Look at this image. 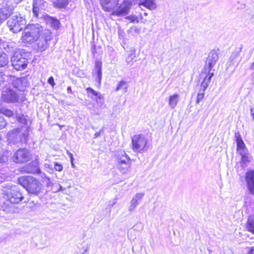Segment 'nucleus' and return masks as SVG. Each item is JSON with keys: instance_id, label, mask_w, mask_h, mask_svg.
<instances>
[{"instance_id": "1", "label": "nucleus", "mask_w": 254, "mask_h": 254, "mask_svg": "<svg viewBox=\"0 0 254 254\" xmlns=\"http://www.w3.org/2000/svg\"><path fill=\"white\" fill-rule=\"evenodd\" d=\"M21 38L22 42L31 44L37 41L43 33V27L39 24H29L23 29Z\"/></svg>"}, {"instance_id": "2", "label": "nucleus", "mask_w": 254, "mask_h": 254, "mask_svg": "<svg viewBox=\"0 0 254 254\" xmlns=\"http://www.w3.org/2000/svg\"><path fill=\"white\" fill-rule=\"evenodd\" d=\"M18 182L31 194L38 195L41 192V184L33 177L22 176L18 178Z\"/></svg>"}, {"instance_id": "3", "label": "nucleus", "mask_w": 254, "mask_h": 254, "mask_svg": "<svg viewBox=\"0 0 254 254\" xmlns=\"http://www.w3.org/2000/svg\"><path fill=\"white\" fill-rule=\"evenodd\" d=\"M3 197L12 204H18L23 199L24 196L17 186H9L1 190Z\"/></svg>"}, {"instance_id": "4", "label": "nucleus", "mask_w": 254, "mask_h": 254, "mask_svg": "<svg viewBox=\"0 0 254 254\" xmlns=\"http://www.w3.org/2000/svg\"><path fill=\"white\" fill-rule=\"evenodd\" d=\"M8 18L7 25L9 30L14 33L20 32L26 26L25 17L19 12L13 13L12 12Z\"/></svg>"}, {"instance_id": "5", "label": "nucleus", "mask_w": 254, "mask_h": 254, "mask_svg": "<svg viewBox=\"0 0 254 254\" xmlns=\"http://www.w3.org/2000/svg\"><path fill=\"white\" fill-rule=\"evenodd\" d=\"M24 50H18L14 52L10 59L11 65L13 69L20 71L25 69L28 63L25 58Z\"/></svg>"}, {"instance_id": "6", "label": "nucleus", "mask_w": 254, "mask_h": 254, "mask_svg": "<svg viewBox=\"0 0 254 254\" xmlns=\"http://www.w3.org/2000/svg\"><path fill=\"white\" fill-rule=\"evenodd\" d=\"M147 139L142 134L134 135L131 138L133 150L139 153L147 151Z\"/></svg>"}, {"instance_id": "7", "label": "nucleus", "mask_w": 254, "mask_h": 254, "mask_svg": "<svg viewBox=\"0 0 254 254\" xmlns=\"http://www.w3.org/2000/svg\"><path fill=\"white\" fill-rule=\"evenodd\" d=\"M136 0H125L118 7H116L112 12V14L118 16H123L127 15L130 8L131 5L135 3Z\"/></svg>"}, {"instance_id": "8", "label": "nucleus", "mask_w": 254, "mask_h": 254, "mask_svg": "<svg viewBox=\"0 0 254 254\" xmlns=\"http://www.w3.org/2000/svg\"><path fill=\"white\" fill-rule=\"evenodd\" d=\"M2 100L6 103H17L20 100V95L13 89L6 88L2 92Z\"/></svg>"}, {"instance_id": "9", "label": "nucleus", "mask_w": 254, "mask_h": 254, "mask_svg": "<svg viewBox=\"0 0 254 254\" xmlns=\"http://www.w3.org/2000/svg\"><path fill=\"white\" fill-rule=\"evenodd\" d=\"M219 54V49L213 50L209 53L204 67L205 71H207V69H208V70H211L218 60Z\"/></svg>"}, {"instance_id": "10", "label": "nucleus", "mask_w": 254, "mask_h": 254, "mask_svg": "<svg viewBox=\"0 0 254 254\" xmlns=\"http://www.w3.org/2000/svg\"><path fill=\"white\" fill-rule=\"evenodd\" d=\"M51 39V33L49 31H46L44 33L40 36V38L37 43L38 50L40 52H43L49 47L48 42Z\"/></svg>"}, {"instance_id": "11", "label": "nucleus", "mask_w": 254, "mask_h": 254, "mask_svg": "<svg viewBox=\"0 0 254 254\" xmlns=\"http://www.w3.org/2000/svg\"><path fill=\"white\" fill-rule=\"evenodd\" d=\"M30 159L29 151L26 149H19L14 153L13 156V161L17 163H24Z\"/></svg>"}, {"instance_id": "12", "label": "nucleus", "mask_w": 254, "mask_h": 254, "mask_svg": "<svg viewBox=\"0 0 254 254\" xmlns=\"http://www.w3.org/2000/svg\"><path fill=\"white\" fill-rule=\"evenodd\" d=\"M11 84L14 88L19 91H24L29 86V83L26 77H13L11 80Z\"/></svg>"}, {"instance_id": "13", "label": "nucleus", "mask_w": 254, "mask_h": 254, "mask_svg": "<svg viewBox=\"0 0 254 254\" xmlns=\"http://www.w3.org/2000/svg\"><path fill=\"white\" fill-rule=\"evenodd\" d=\"M130 160L125 152H123L122 156L118 159V166L119 169L122 173H125L130 167Z\"/></svg>"}, {"instance_id": "14", "label": "nucleus", "mask_w": 254, "mask_h": 254, "mask_svg": "<svg viewBox=\"0 0 254 254\" xmlns=\"http://www.w3.org/2000/svg\"><path fill=\"white\" fill-rule=\"evenodd\" d=\"M46 1L44 0H33L32 3V12L35 17L39 18L41 16V11L46 8Z\"/></svg>"}, {"instance_id": "15", "label": "nucleus", "mask_w": 254, "mask_h": 254, "mask_svg": "<svg viewBox=\"0 0 254 254\" xmlns=\"http://www.w3.org/2000/svg\"><path fill=\"white\" fill-rule=\"evenodd\" d=\"M102 9L107 12H113L119 4V0H100Z\"/></svg>"}, {"instance_id": "16", "label": "nucleus", "mask_w": 254, "mask_h": 254, "mask_svg": "<svg viewBox=\"0 0 254 254\" xmlns=\"http://www.w3.org/2000/svg\"><path fill=\"white\" fill-rule=\"evenodd\" d=\"M102 62L99 60H96L95 62L94 68L92 71L93 76L99 86L101 85L102 76Z\"/></svg>"}, {"instance_id": "17", "label": "nucleus", "mask_w": 254, "mask_h": 254, "mask_svg": "<svg viewBox=\"0 0 254 254\" xmlns=\"http://www.w3.org/2000/svg\"><path fill=\"white\" fill-rule=\"evenodd\" d=\"M21 171L27 173L37 174L40 172V168L38 162L35 161L24 166L21 168Z\"/></svg>"}, {"instance_id": "18", "label": "nucleus", "mask_w": 254, "mask_h": 254, "mask_svg": "<svg viewBox=\"0 0 254 254\" xmlns=\"http://www.w3.org/2000/svg\"><path fill=\"white\" fill-rule=\"evenodd\" d=\"M245 179L249 193L254 195V170L247 172Z\"/></svg>"}, {"instance_id": "19", "label": "nucleus", "mask_w": 254, "mask_h": 254, "mask_svg": "<svg viewBox=\"0 0 254 254\" xmlns=\"http://www.w3.org/2000/svg\"><path fill=\"white\" fill-rule=\"evenodd\" d=\"M235 138L237 144V151L238 154L248 151L240 133L238 131L235 133Z\"/></svg>"}, {"instance_id": "20", "label": "nucleus", "mask_w": 254, "mask_h": 254, "mask_svg": "<svg viewBox=\"0 0 254 254\" xmlns=\"http://www.w3.org/2000/svg\"><path fill=\"white\" fill-rule=\"evenodd\" d=\"M241 156L240 164L242 168H245L251 162V155L248 151L239 154Z\"/></svg>"}, {"instance_id": "21", "label": "nucleus", "mask_w": 254, "mask_h": 254, "mask_svg": "<svg viewBox=\"0 0 254 254\" xmlns=\"http://www.w3.org/2000/svg\"><path fill=\"white\" fill-rule=\"evenodd\" d=\"M16 118L18 123L24 125L26 128L29 129V126L31 122L29 120V117L27 115L24 114H17Z\"/></svg>"}, {"instance_id": "22", "label": "nucleus", "mask_w": 254, "mask_h": 254, "mask_svg": "<svg viewBox=\"0 0 254 254\" xmlns=\"http://www.w3.org/2000/svg\"><path fill=\"white\" fill-rule=\"evenodd\" d=\"M139 5H142L150 10L155 9L157 7L154 0H141L139 2Z\"/></svg>"}, {"instance_id": "23", "label": "nucleus", "mask_w": 254, "mask_h": 254, "mask_svg": "<svg viewBox=\"0 0 254 254\" xmlns=\"http://www.w3.org/2000/svg\"><path fill=\"white\" fill-rule=\"evenodd\" d=\"M242 49L243 45H241L239 48H236L235 51L232 53L229 58L230 64H233L235 63V60L239 57Z\"/></svg>"}, {"instance_id": "24", "label": "nucleus", "mask_w": 254, "mask_h": 254, "mask_svg": "<svg viewBox=\"0 0 254 254\" xmlns=\"http://www.w3.org/2000/svg\"><path fill=\"white\" fill-rule=\"evenodd\" d=\"M179 101V95L177 94H175L171 95L169 98V105L172 109H174L177 106Z\"/></svg>"}, {"instance_id": "25", "label": "nucleus", "mask_w": 254, "mask_h": 254, "mask_svg": "<svg viewBox=\"0 0 254 254\" xmlns=\"http://www.w3.org/2000/svg\"><path fill=\"white\" fill-rule=\"evenodd\" d=\"M128 84L125 80H121L118 84L115 91L118 92V91L122 90L124 93H126L127 91Z\"/></svg>"}, {"instance_id": "26", "label": "nucleus", "mask_w": 254, "mask_h": 254, "mask_svg": "<svg viewBox=\"0 0 254 254\" xmlns=\"http://www.w3.org/2000/svg\"><path fill=\"white\" fill-rule=\"evenodd\" d=\"M29 130L27 128L23 132L18 131L19 136L18 137L20 138L19 140H21V143H26L27 142L28 137Z\"/></svg>"}, {"instance_id": "27", "label": "nucleus", "mask_w": 254, "mask_h": 254, "mask_svg": "<svg viewBox=\"0 0 254 254\" xmlns=\"http://www.w3.org/2000/svg\"><path fill=\"white\" fill-rule=\"evenodd\" d=\"M18 136H19L18 131L17 130L14 131L9 135L8 139L14 144L21 143V140H19L20 138Z\"/></svg>"}, {"instance_id": "28", "label": "nucleus", "mask_w": 254, "mask_h": 254, "mask_svg": "<svg viewBox=\"0 0 254 254\" xmlns=\"http://www.w3.org/2000/svg\"><path fill=\"white\" fill-rule=\"evenodd\" d=\"M86 90L87 91V94L89 97L92 100H95L98 96H100V94H101L100 92H97L94 90L91 87H88L86 88Z\"/></svg>"}, {"instance_id": "29", "label": "nucleus", "mask_w": 254, "mask_h": 254, "mask_svg": "<svg viewBox=\"0 0 254 254\" xmlns=\"http://www.w3.org/2000/svg\"><path fill=\"white\" fill-rule=\"evenodd\" d=\"M8 62V59L6 54L0 52V67L7 65Z\"/></svg>"}, {"instance_id": "30", "label": "nucleus", "mask_w": 254, "mask_h": 254, "mask_svg": "<svg viewBox=\"0 0 254 254\" xmlns=\"http://www.w3.org/2000/svg\"><path fill=\"white\" fill-rule=\"evenodd\" d=\"M8 160V152L7 151H0V163L6 164Z\"/></svg>"}, {"instance_id": "31", "label": "nucleus", "mask_w": 254, "mask_h": 254, "mask_svg": "<svg viewBox=\"0 0 254 254\" xmlns=\"http://www.w3.org/2000/svg\"><path fill=\"white\" fill-rule=\"evenodd\" d=\"M13 45L14 44L11 43L3 42H0V47L1 49H4L6 52H8L12 50Z\"/></svg>"}, {"instance_id": "32", "label": "nucleus", "mask_w": 254, "mask_h": 254, "mask_svg": "<svg viewBox=\"0 0 254 254\" xmlns=\"http://www.w3.org/2000/svg\"><path fill=\"white\" fill-rule=\"evenodd\" d=\"M135 50L134 48H131L129 51V54L127 55L126 58V62L127 64H130L132 63L133 60L135 57Z\"/></svg>"}, {"instance_id": "33", "label": "nucleus", "mask_w": 254, "mask_h": 254, "mask_svg": "<svg viewBox=\"0 0 254 254\" xmlns=\"http://www.w3.org/2000/svg\"><path fill=\"white\" fill-rule=\"evenodd\" d=\"M39 18L43 19L45 21L46 24L49 25L50 26L52 22L54 21V17L49 16L47 14H41V16H40Z\"/></svg>"}, {"instance_id": "34", "label": "nucleus", "mask_w": 254, "mask_h": 254, "mask_svg": "<svg viewBox=\"0 0 254 254\" xmlns=\"http://www.w3.org/2000/svg\"><path fill=\"white\" fill-rule=\"evenodd\" d=\"M0 113L8 117H11L14 115L13 112L12 110L4 108L0 109Z\"/></svg>"}, {"instance_id": "35", "label": "nucleus", "mask_w": 254, "mask_h": 254, "mask_svg": "<svg viewBox=\"0 0 254 254\" xmlns=\"http://www.w3.org/2000/svg\"><path fill=\"white\" fill-rule=\"evenodd\" d=\"M211 70H208V69H207V71H205V72H207V74L205 76L203 80V81H205V82L208 84H209L212 77L214 75V73L213 72H211Z\"/></svg>"}, {"instance_id": "36", "label": "nucleus", "mask_w": 254, "mask_h": 254, "mask_svg": "<svg viewBox=\"0 0 254 254\" xmlns=\"http://www.w3.org/2000/svg\"><path fill=\"white\" fill-rule=\"evenodd\" d=\"M94 100H96V103L99 106L100 108H102L104 106V100L102 94H100V96H98L96 99Z\"/></svg>"}, {"instance_id": "37", "label": "nucleus", "mask_w": 254, "mask_h": 254, "mask_svg": "<svg viewBox=\"0 0 254 254\" xmlns=\"http://www.w3.org/2000/svg\"><path fill=\"white\" fill-rule=\"evenodd\" d=\"M137 204H138V202L136 201L135 198H132L130 201V205L129 206V208H128L129 211H132L136 207Z\"/></svg>"}, {"instance_id": "38", "label": "nucleus", "mask_w": 254, "mask_h": 254, "mask_svg": "<svg viewBox=\"0 0 254 254\" xmlns=\"http://www.w3.org/2000/svg\"><path fill=\"white\" fill-rule=\"evenodd\" d=\"M54 21L52 22L51 27L54 28V29H58L60 27V21L56 18L54 17L53 19Z\"/></svg>"}, {"instance_id": "39", "label": "nucleus", "mask_w": 254, "mask_h": 254, "mask_svg": "<svg viewBox=\"0 0 254 254\" xmlns=\"http://www.w3.org/2000/svg\"><path fill=\"white\" fill-rule=\"evenodd\" d=\"M68 0H57V3L60 6L64 7L68 4Z\"/></svg>"}, {"instance_id": "40", "label": "nucleus", "mask_w": 254, "mask_h": 254, "mask_svg": "<svg viewBox=\"0 0 254 254\" xmlns=\"http://www.w3.org/2000/svg\"><path fill=\"white\" fill-rule=\"evenodd\" d=\"M7 125V123L4 117L0 115V129L4 128Z\"/></svg>"}, {"instance_id": "41", "label": "nucleus", "mask_w": 254, "mask_h": 254, "mask_svg": "<svg viewBox=\"0 0 254 254\" xmlns=\"http://www.w3.org/2000/svg\"><path fill=\"white\" fill-rule=\"evenodd\" d=\"M54 169L55 170L60 172L62 171L63 167L61 164L58 162H55L54 164Z\"/></svg>"}, {"instance_id": "42", "label": "nucleus", "mask_w": 254, "mask_h": 254, "mask_svg": "<svg viewBox=\"0 0 254 254\" xmlns=\"http://www.w3.org/2000/svg\"><path fill=\"white\" fill-rule=\"evenodd\" d=\"M204 95L200 93H198L197 95L196 103L198 104L200 103V102L201 101L202 99L204 98Z\"/></svg>"}, {"instance_id": "43", "label": "nucleus", "mask_w": 254, "mask_h": 254, "mask_svg": "<svg viewBox=\"0 0 254 254\" xmlns=\"http://www.w3.org/2000/svg\"><path fill=\"white\" fill-rule=\"evenodd\" d=\"M43 183H44L47 187H51L53 185L51 179L49 177L43 181Z\"/></svg>"}, {"instance_id": "44", "label": "nucleus", "mask_w": 254, "mask_h": 254, "mask_svg": "<svg viewBox=\"0 0 254 254\" xmlns=\"http://www.w3.org/2000/svg\"><path fill=\"white\" fill-rule=\"evenodd\" d=\"M144 195V193H138L135 194V195L133 197V198H135L136 201L138 202V200H141Z\"/></svg>"}, {"instance_id": "45", "label": "nucleus", "mask_w": 254, "mask_h": 254, "mask_svg": "<svg viewBox=\"0 0 254 254\" xmlns=\"http://www.w3.org/2000/svg\"><path fill=\"white\" fill-rule=\"evenodd\" d=\"M127 19H129L131 22H138V20L137 18L135 16H129L127 17Z\"/></svg>"}, {"instance_id": "46", "label": "nucleus", "mask_w": 254, "mask_h": 254, "mask_svg": "<svg viewBox=\"0 0 254 254\" xmlns=\"http://www.w3.org/2000/svg\"><path fill=\"white\" fill-rule=\"evenodd\" d=\"M117 200L118 198L115 197L113 200L110 201L108 204L109 207L110 208L113 207L114 205L116 204Z\"/></svg>"}, {"instance_id": "47", "label": "nucleus", "mask_w": 254, "mask_h": 254, "mask_svg": "<svg viewBox=\"0 0 254 254\" xmlns=\"http://www.w3.org/2000/svg\"><path fill=\"white\" fill-rule=\"evenodd\" d=\"M48 83L52 86H54L55 85L54 79L53 76H51L48 78Z\"/></svg>"}, {"instance_id": "48", "label": "nucleus", "mask_w": 254, "mask_h": 254, "mask_svg": "<svg viewBox=\"0 0 254 254\" xmlns=\"http://www.w3.org/2000/svg\"><path fill=\"white\" fill-rule=\"evenodd\" d=\"M45 167L47 169V171L48 172H49L50 173H52L53 172L54 170L51 165L49 164H46Z\"/></svg>"}, {"instance_id": "49", "label": "nucleus", "mask_w": 254, "mask_h": 254, "mask_svg": "<svg viewBox=\"0 0 254 254\" xmlns=\"http://www.w3.org/2000/svg\"><path fill=\"white\" fill-rule=\"evenodd\" d=\"M37 174H40V176H41V178L42 179V181H44L47 178H49V177L47 176V175L45 173H42L41 171H40V172L37 173Z\"/></svg>"}, {"instance_id": "50", "label": "nucleus", "mask_w": 254, "mask_h": 254, "mask_svg": "<svg viewBox=\"0 0 254 254\" xmlns=\"http://www.w3.org/2000/svg\"><path fill=\"white\" fill-rule=\"evenodd\" d=\"M209 84L205 82V81H202L200 84V87L204 88V89H206L208 87Z\"/></svg>"}, {"instance_id": "51", "label": "nucleus", "mask_w": 254, "mask_h": 254, "mask_svg": "<svg viewBox=\"0 0 254 254\" xmlns=\"http://www.w3.org/2000/svg\"><path fill=\"white\" fill-rule=\"evenodd\" d=\"M4 82L3 77H2V72H0V88H1V83Z\"/></svg>"}, {"instance_id": "52", "label": "nucleus", "mask_w": 254, "mask_h": 254, "mask_svg": "<svg viewBox=\"0 0 254 254\" xmlns=\"http://www.w3.org/2000/svg\"><path fill=\"white\" fill-rule=\"evenodd\" d=\"M248 254H254V247L250 248Z\"/></svg>"}, {"instance_id": "53", "label": "nucleus", "mask_w": 254, "mask_h": 254, "mask_svg": "<svg viewBox=\"0 0 254 254\" xmlns=\"http://www.w3.org/2000/svg\"><path fill=\"white\" fill-rule=\"evenodd\" d=\"M205 90H206V89H204V88L200 87V89H199L198 93H200L204 95Z\"/></svg>"}, {"instance_id": "54", "label": "nucleus", "mask_w": 254, "mask_h": 254, "mask_svg": "<svg viewBox=\"0 0 254 254\" xmlns=\"http://www.w3.org/2000/svg\"><path fill=\"white\" fill-rule=\"evenodd\" d=\"M101 134H100V132H96L94 135V138H96L98 137H99L100 136Z\"/></svg>"}, {"instance_id": "55", "label": "nucleus", "mask_w": 254, "mask_h": 254, "mask_svg": "<svg viewBox=\"0 0 254 254\" xmlns=\"http://www.w3.org/2000/svg\"><path fill=\"white\" fill-rule=\"evenodd\" d=\"M68 154L69 155V157H70V161L71 163H72L73 162V155L71 153H69L68 152Z\"/></svg>"}, {"instance_id": "56", "label": "nucleus", "mask_w": 254, "mask_h": 254, "mask_svg": "<svg viewBox=\"0 0 254 254\" xmlns=\"http://www.w3.org/2000/svg\"><path fill=\"white\" fill-rule=\"evenodd\" d=\"M251 115L253 116V119H254V108H252L251 109Z\"/></svg>"}, {"instance_id": "57", "label": "nucleus", "mask_w": 254, "mask_h": 254, "mask_svg": "<svg viewBox=\"0 0 254 254\" xmlns=\"http://www.w3.org/2000/svg\"><path fill=\"white\" fill-rule=\"evenodd\" d=\"M59 189L57 190V191H62L64 190L62 186H61L60 185H59Z\"/></svg>"}, {"instance_id": "58", "label": "nucleus", "mask_w": 254, "mask_h": 254, "mask_svg": "<svg viewBox=\"0 0 254 254\" xmlns=\"http://www.w3.org/2000/svg\"><path fill=\"white\" fill-rule=\"evenodd\" d=\"M67 91L68 93H71V88L70 87H68L67 88Z\"/></svg>"}, {"instance_id": "59", "label": "nucleus", "mask_w": 254, "mask_h": 254, "mask_svg": "<svg viewBox=\"0 0 254 254\" xmlns=\"http://www.w3.org/2000/svg\"><path fill=\"white\" fill-rule=\"evenodd\" d=\"M100 134L103 133L104 132V127H103L99 131Z\"/></svg>"}, {"instance_id": "60", "label": "nucleus", "mask_w": 254, "mask_h": 254, "mask_svg": "<svg viewBox=\"0 0 254 254\" xmlns=\"http://www.w3.org/2000/svg\"><path fill=\"white\" fill-rule=\"evenodd\" d=\"M251 68L252 69H254V62L252 64L251 66Z\"/></svg>"}]
</instances>
